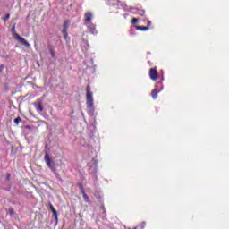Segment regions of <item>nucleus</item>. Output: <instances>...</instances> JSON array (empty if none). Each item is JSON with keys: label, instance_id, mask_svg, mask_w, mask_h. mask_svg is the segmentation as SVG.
I'll use <instances>...</instances> for the list:
<instances>
[{"label": "nucleus", "instance_id": "nucleus-9", "mask_svg": "<svg viewBox=\"0 0 229 229\" xmlns=\"http://www.w3.org/2000/svg\"><path fill=\"white\" fill-rule=\"evenodd\" d=\"M71 24V21L70 20H65L64 21V24H63V30H69V25Z\"/></svg>", "mask_w": 229, "mask_h": 229}, {"label": "nucleus", "instance_id": "nucleus-3", "mask_svg": "<svg viewBox=\"0 0 229 229\" xmlns=\"http://www.w3.org/2000/svg\"><path fill=\"white\" fill-rule=\"evenodd\" d=\"M45 162L47 167L51 169V171H56V168L55 167V162H53V159H51V157H49V154L47 153L45 155Z\"/></svg>", "mask_w": 229, "mask_h": 229}, {"label": "nucleus", "instance_id": "nucleus-14", "mask_svg": "<svg viewBox=\"0 0 229 229\" xmlns=\"http://www.w3.org/2000/svg\"><path fill=\"white\" fill-rule=\"evenodd\" d=\"M138 15H140L141 17H144L146 11L144 10H138L137 11Z\"/></svg>", "mask_w": 229, "mask_h": 229}, {"label": "nucleus", "instance_id": "nucleus-15", "mask_svg": "<svg viewBox=\"0 0 229 229\" xmlns=\"http://www.w3.org/2000/svg\"><path fill=\"white\" fill-rule=\"evenodd\" d=\"M9 216H15V209L13 208H9Z\"/></svg>", "mask_w": 229, "mask_h": 229}, {"label": "nucleus", "instance_id": "nucleus-4", "mask_svg": "<svg viewBox=\"0 0 229 229\" xmlns=\"http://www.w3.org/2000/svg\"><path fill=\"white\" fill-rule=\"evenodd\" d=\"M148 74L150 80H152L153 81H157V80H158V71L157 70V66H155L154 68H150Z\"/></svg>", "mask_w": 229, "mask_h": 229}, {"label": "nucleus", "instance_id": "nucleus-10", "mask_svg": "<svg viewBox=\"0 0 229 229\" xmlns=\"http://www.w3.org/2000/svg\"><path fill=\"white\" fill-rule=\"evenodd\" d=\"M88 29L89 30L90 33H96V24L90 23L88 25Z\"/></svg>", "mask_w": 229, "mask_h": 229}, {"label": "nucleus", "instance_id": "nucleus-17", "mask_svg": "<svg viewBox=\"0 0 229 229\" xmlns=\"http://www.w3.org/2000/svg\"><path fill=\"white\" fill-rule=\"evenodd\" d=\"M50 55L52 58H56V55L55 54V50H53V48L50 49Z\"/></svg>", "mask_w": 229, "mask_h": 229}, {"label": "nucleus", "instance_id": "nucleus-22", "mask_svg": "<svg viewBox=\"0 0 229 229\" xmlns=\"http://www.w3.org/2000/svg\"><path fill=\"white\" fill-rule=\"evenodd\" d=\"M25 128H27V130H31V127L30 125H27Z\"/></svg>", "mask_w": 229, "mask_h": 229}, {"label": "nucleus", "instance_id": "nucleus-11", "mask_svg": "<svg viewBox=\"0 0 229 229\" xmlns=\"http://www.w3.org/2000/svg\"><path fill=\"white\" fill-rule=\"evenodd\" d=\"M136 30H138V31H148V30H149V26H136Z\"/></svg>", "mask_w": 229, "mask_h": 229}, {"label": "nucleus", "instance_id": "nucleus-18", "mask_svg": "<svg viewBox=\"0 0 229 229\" xmlns=\"http://www.w3.org/2000/svg\"><path fill=\"white\" fill-rule=\"evenodd\" d=\"M137 22H139V19L133 18V19L131 20V24H137Z\"/></svg>", "mask_w": 229, "mask_h": 229}, {"label": "nucleus", "instance_id": "nucleus-6", "mask_svg": "<svg viewBox=\"0 0 229 229\" xmlns=\"http://www.w3.org/2000/svg\"><path fill=\"white\" fill-rule=\"evenodd\" d=\"M81 188L82 189L81 193H82V198L85 203H90V199L89 198V195L85 193V190L83 189V186L81 184Z\"/></svg>", "mask_w": 229, "mask_h": 229}, {"label": "nucleus", "instance_id": "nucleus-20", "mask_svg": "<svg viewBox=\"0 0 229 229\" xmlns=\"http://www.w3.org/2000/svg\"><path fill=\"white\" fill-rule=\"evenodd\" d=\"M11 176H12V174H7V176H6V180H7V182H10V178H11Z\"/></svg>", "mask_w": 229, "mask_h": 229}, {"label": "nucleus", "instance_id": "nucleus-7", "mask_svg": "<svg viewBox=\"0 0 229 229\" xmlns=\"http://www.w3.org/2000/svg\"><path fill=\"white\" fill-rule=\"evenodd\" d=\"M37 112H44V106L42 105V101H38L37 105H35Z\"/></svg>", "mask_w": 229, "mask_h": 229}, {"label": "nucleus", "instance_id": "nucleus-23", "mask_svg": "<svg viewBox=\"0 0 229 229\" xmlns=\"http://www.w3.org/2000/svg\"><path fill=\"white\" fill-rule=\"evenodd\" d=\"M148 30H149V26H151V22L149 21H148Z\"/></svg>", "mask_w": 229, "mask_h": 229}, {"label": "nucleus", "instance_id": "nucleus-16", "mask_svg": "<svg viewBox=\"0 0 229 229\" xmlns=\"http://www.w3.org/2000/svg\"><path fill=\"white\" fill-rule=\"evenodd\" d=\"M63 37L65 40H67V37H69V34L67 33V30H62Z\"/></svg>", "mask_w": 229, "mask_h": 229}, {"label": "nucleus", "instance_id": "nucleus-19", "mask_svg": "<svg viewBox=\"0 0 229 229\" xmlns=\"http://www.w3.org/2000/svg\"><path fill=\"white\" fill-rule=\"evenodd\" d=\"M8 19H10V13H7L3 19V21H8Z\"/></svg>", "mask_w": 229, "mask_h": 229}, {"label": "nucleus", "instance_id": "nucleus-5", "mask_svg": "<svg viewBox=\"0 0 229 229\" xmlns=\"http://www.w3.org/2000/svg\"><path fill=\"white\" fill-rule=\"evenodd\" d=\"M94 17V14L92 12H87L84 13V22L87 24L88 22H92V18Z\"/></svg>", "mask_w": 229, "mask_h": 229}, {"label": "nucleus", "instance_id": "nucleus-1", "mask_svg": "<svg viewBox=\"0 0 229 229\" xmlns=\"http://www.w3.org/2000/svg\"><path fill=\"white\" fill-rule=\"evenodd\" d=\"M86 105L88 108H94V97L90 85L86 87Z\"/></svg>", "mask_w": 229, "mask_h": 229}, {"label": "nucleus", "instance_id": "nucleus-21", "mask_svg": "<svg viewBox=\"0 0 229 229\" xmlns=\"http://www.w3.org/2000/svg\"><path fill=\"white\" fill-rule=\"evenodd\" d=\"M4 69V64L0 65V72H3Z\"/></svg>", "mask_w": 229, "mask_h": 229}, {"label": "nucleus", "instance_id": "nucleus-12", "mask_svg": "<svg viewBox=\"0 0 229 229\" xmlns=\"http://www.w3.org/2000/svg\"><path fill=\"white\" fill-rule=\"evenodd\" d=\"M151 97L153 98V99H157V98H158V90H157V89H154L152 90Z\"/></svg>", "mask_w": 229, "mask_h": 229}, {"label": "nucleus", "instance_id": "nucleus-13", "mask_svg": "<svg viewBox=\"0 0 229 229\" xmlns=\"http://www.w3.org/2000/svg\"><path fill=\"white\" fill-rule=\"evenodd\" d=\"M19 123H22V118H21V116H18L14 119V123L16 124V126H19Z\"/></svg>", "mask_w": 229, "mask_h": 229}, {"label": "nucleus", "instance_id": "nucleus-8", "mask_svg": "<svg viewBox=\"0 0 229 229\" xmlns=\"http://www.w3.org/2000/svg\"><path fill=\"white\" fill-rule=\"evenodd\" d=\"M50 210H52V214L55 217V221H58V212L56 211L53 204H50Z\"/></svg>", "mask_w": 229, "mask_h": 229}, {"label": "nucleus", "instance_id": "nucleus-2", "mask_svg": "<svg viewBox=\"0 0 229 229\" xmlns=\"http://www.w3.org/2000/svg\"><path fill=\"white\" fill-rule=\"evenodd\" d=\"M11 31L13 33L14 40H18V42H21L22 46H25V47H30V46H31L24 38L15 32V26H13Z\"/></svg>", "mask_w": 229, "mask_h": 229}]
</instances>
